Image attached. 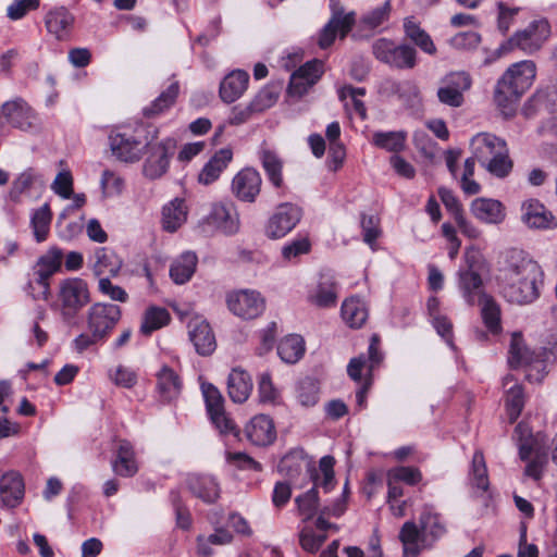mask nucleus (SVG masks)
Returning a JSON list of instances; mask_svg holds the SVG:
<instances>
[{
    "instance_id": "nucleus-1",
    "label": "nucleus",
    "mask_w": 557,
    "mask_h": 557,
    "mask_svg": "<svg viewBox=\"0 0 557 557\" xmlns=\"http://www.w3.org/2000/svg\"><path fill=\"white\" fill-rule=\"evenodd\" d=\"M500 288L504 298L515 305L533 304L541 296L544 272L541 265L523 251L513 250L500 270Z\"/></svg>"
},
{
    "instance_id": "nucleus-2",
    "label": "nucleus",
    "mask_w": 557,
    "mask_h": 557,
    "mask_svg": "<svg viewBox=\"0 0 557 557\" xmlns=\"http://www.w3.org/2000/svg\"><path fill=\"white\" fill-rule=\"evenodd\" d=\"M536 76V65L532 60L511 64L498 79L494 101L502 112L509 116L520 97L532 86Z\"/></svg>"
},
{
    "instance_id": "nucleus-3",
    "label": "nucleus",
    "mask_w": 557,
    "mask_h": 557,
    "mask_svg": "<svg viewBox=\"0 0 557 557\" xmlns=\"http://www.w3.org/2000/svg\"><path fill=\"white\" fill-rule=\"evenodd\" d=\"M470 149L476 161L494 176L504 178L511 172L507 144L494 134H476L470 141Z\"/></svg>"
},
{
    "instance_id": "nucleus-4",
    "label": "nucleus",
    "mask_w": 557,
    "mask_h": 557,
    "mask_svg": "<svg viewBox=\"0 0 557 557\" xmlns=\"http://www.w3.org/2000/svg\"><path fill=\"white\" fill-rule=\"evenodd\" d=\"M549 35L550 26L548 22L545 18L534 20L524 29L517 30L504 41L491 57L484 60V64L488 65L515 49H519L527 54H533L543 47Z\"/></svg>"
},
{
    "instance_id": "nucleus-5",
    "label": "nucleus",
    "mask_w": 557,
    "mask_h": 557,
    "mask_svg": "<svg viewBox=\"0 0 557 557\" xmlns=\"http://www.w3.org/2000/svg\"><path fill=\"white\" fill-rule=\"evenodd\" d=\"M1 115L8 124L27 133H38L41 120L35 110L23 99L16 98L1 106Z\"/></svg>"
},
{
    "instance_id": "nucleus-6",
    "label": "nucleus",
    "mask_w": 557,
    "mask_h": 557,
    "mask_svg": "<svg viewBox=\"0 0 557 557\" xmlns=\"http://www.w3.org/2000/svg\"><path fill=\"white\" fill-rule=\"evenodd\" d=\"M374 57L396 69H412L416 65L417 52L408 45H396L394 41L380 38L372 46Z\"/></svg>"
},
{
    "instance_id": "nucleus-7",
    "label": "nucleus",
    "mask_w": 557,
    "mask_h": 557,
    "mask_svg": "<svg viewBox=\"0 0 557 557\" xmlns=\"http://www.w3.org/2000/svg\"><path fill=\"white\" fill-rule=\"evenodd\" d=\"M472 78L465 71L446 74L437 88V99L442 104L459 108L465 103V92L471 88Z\"/></svg>"
},
{
    "instance_id": "nucleus-8",
    "label": "nucleus",
    "mask_w": 557,
    "mask_h": 557,
    "mask_svg": "<svg viewBox=\"0 0 557 557\" xmlns=\"http://www.w3.org/2000/svg\"><path fill=\"white\" fill-rule=\"evenodd\" d=\"M226 302L235 315L246 320L259 317L265 308L264 298L252 289L233 292L228 294Z\"/></svg>"
},
{
    "instance_id": "nucleus-9",
    "label": "nucleus",
    "mask_w": 557,
    "mask_h": 557,
    "mask_svg": "<svg viewBox=\"0 0 557 557\" xmlns=\"http://www.w3.org/2000/svg\"><path fill=\"white\" fill-rule=\"evenodd\" d=\"M301 214V209L295 205H280L267 223L265 235L272 239L284 237L298 224Z\"/></svg>"
},
{
    "instance_id": "nucleus-10",
    "label": "nucleus",
    "mask_w": 557,
    "mask_h": 557,
    "mask_svg": "<svg viewBox=\"0 0 557 557\" xmlns=\"http://www.w3.org/2000/svg\"><path fill=\"white\" fill-rule=\"evenodd\" d=\"M121 318V309L112 304H95L88 313V329L96 338H104Z\"/></svg>"
},
{
    "instance_id": "nucleus-11",
    "label": "nucleus",
    "mask_w": 557,
    "mask_h": 557,
    "mask_svg": "<svg viewBox=\"0 0 557 557\" xmlns=\"http://www.w3.org/2000/svg\"><path fill=\"white\" fill-rule=\"evenodd\" d=\"M175 146L174 139L166 138L150 147L143 168V173L147 178L157 180L166 173Z\"/></svg>"
},
{
    "instance_id": "nucleus-12",
    "label": "nucleus",
    "mask_w": 557,
    "mask_h": 557,
    "mask_svg": "<svg viewBox=\"0 0 557 557\" xmlns=\"http://www.w3.org/2000/svg\"><path fill=\"white\" fill-rule=\"evenodd\" d=\"M202 393L206 401L207 411L215 428L224 434H236L234 422L226 416L224 410V399L220 391L212 384L202 385Z\"/></svg>"
},
{
    "instance_id": "nucleus-13",
    "label": "nucleus",
    "mask_w": 557,
    "mask_h": 557,
    "mask_svg": "<svg viewBox=\"0 0 557 557\" xmlns=\"http://www.w3.org/2000/svg\"><path fill=\"white\" fill-rule=\"evenodd\" d=\"M112 156L122 162H136L140 159L144 148L147 146L136 136L128 133H112L109 137Z\"/></svg>"
},
{
    "instance_id": "nucleus-14",
    "label": "nucleus",
    "mask_w": 557,
    "mask_h": 557,
    "mask_svg": "<svg viewBox=\"0 0 557 557\" xmlns=\"http://www.w3.org/2000/svg\"><path fill=\"white\" fill-rule=\"evenodd\" d=\"M322 73L323 63L321 61L307 62L292 74L288 92L292 96L301 97L320 79Z\"/></svg>"
},
{
    "instance_id": "nucleus-15",
    "label": "nucleus",
    "mask_w": 557,
    "mask_h": 557,
    "mask_svg": "<svg viewBox=\"0 0 557 557\" xmlns=\"http://www.w3.org/2000/svg\"><path fill=\"white\" fill-rule=\"evenodd\" d=\"M262 178L252 168L240 170L232 181V193L245 202H253L260 193Z\"/></svg>"
},
{
    "instance_id": "nucleus-16",
    "label": "nucleus",
    "mask_w": 557,
    "mask_h": 557,
    "mask_svg": "<svg viewBox=\"0 0 557 557\" xmlns=\"http://www.w3.org/2000/svg\"><path fill=\"white\" fill-rule=\"evenodd\" d=\"M521 211V220L530 228L550 230L557 226V219L537 199L525 200Z\"/></svg>"
},
{
    "instance_id": "nucleus-17",
    "label": "nucleus",
    "mask_w": 557,
    "mask_h": 557,
    "mask_svg": "<svg viewBox=\"0 0 557 557\" xmlns=\"http://www.w3.org/2000/svg\"><path fill=\"white\" fill-rule=\"evenodd\" d=\"M355 24V13H344L343 10L335 11L322 28L319 35L318 45L321 49L329 48L335 40L337 33L345 37Z\"/></svg>"
},
{
    "instance_id": "nucleus-18",
    "label": "nucleus",
    "mask_w": 557,
    "mask_h": 557,
    "mask_svg": "<svg viewBox=\"0 0 557 557\" xmlns=\"http://www.w3.org/2000/svg\"><path fill=\"white\" fill-rule=\"evenodd\" d=\"M188 335L199 355L209 356L215 350V336L209 323L201 317H194L189 320Z\"/></svg>"
},
{
    "instance_id": "nucleus-19",
    "label": "nucleus",
    "mask_w": 557,
    "mask_h": 557,
    "mask_svg": "<svg viewBox=\"0 0 557 557\" xmlns=\"http://www.w3.org/2000/svg\"><path fill=\"white\" fill-rule=\"evenodd\" d=\"M25 493V484L18 471L10 470L0 478V500L4 507H17Z\"/></svg>"
},
{
    "instance_id": "nucleus-20",
    "label": "nucleus",
    "mask_w": 557,
    "mask_h": 557,
    "mask_svg": "<svg viewBox=\"0 0 557 557\" xmlns=\"http://www.w3.org/2000/svg\"><path fill=\"white\" fill-rule=\"evenodd\" d=\"M458 289L469 306H474L481 296L487 295L483 289V280L481 275L472 269H462L457 271Z\"/></svg>"
},
{
    "instance_id": "nucleus-21",
    "label": "nucleus",
    "mask_w": 557,
    "mask_h": 557,
    "mask_svg": "<svg viewBox=\"0 0 557 557\" xmlns=\"http://www.w3.org/2000/svg\"><path fill=\"white\" fill-rule=\"evenodd\" d=\"M63 262V252L59 248L52 247L45 255H42L34 267V274L36 282L44 287V294L48 292V280L51 275L57 273Z\"/></svg>"
},
{
    "instance_id": "nucleus-22",
    "label": "nucleus",
    "mask_w": 557,
    "mask_h": 557,
    "mask_svg": "<svg viewBox=\"0 0 557 557\" xmlns=\"http://www.w3.org/2000/svg\"><path fill=\"white\" fill-rule=\"evenodd\" d=\"M247 438L257 446L271 444L276 437L272 419L265 414L255 416L246 425Z\"/></svg>"
},
{
    "instance_id": "nucleus-23",
    "label": "nucleus",
    "mask_w": 557,
    "mask_h": 557,
    "mask_svg": "<svg viewBox=\"0 0 557 557\" xmlns=\"http://www.w3.org/2000/svg\"><path fill=\"white\" fill-rule=\"evenodd\" d=\"M470 210L475 219L486 224H499L506 216L503 203L491 198L474 199L471 202Z\"/></svg>"
},
{
    "instance_id": "nucleus-24",
    "label": "nucleus",
    "mask_w": 557,
    "mask_h": 557,
    "mask_svg": "<svg viewBox=\"0 0 557 557\" xmlns=\"http://www.w3.org/2000/svg\"><path fill=\"white\" fill-rule=\"evenodd\" d=\"M186 484L195 497L207 504H212L220 497V485L211 475L190 474Z\"/></svg>"
},
{
    "instance_id": "nucleus-25",
    "label": "nucleus",
    "mask_w": 557,
    "mask_h": 557,
    "mask_svg": "<svg viewBox=\"0 0 557 557\" xmlns=\"http://www.w3.org/2000/svg\"><path fill=\"white\" fill-rule=\"evenodd\" d=\"M112 470L120 476L131 478L138 471L133 445L126 440L116 444V457L112 461Z\"/></svg>"
},
{
    "instance_id": "nucleus-26",
    "label": "nucleus",
    "mask_w": 557,
    "mask_h": 557,
    "mask_svg": "<svg viewBox=\"0 0 557 557\" xmlns=\"http://www.w3.org/2000/svg\"><path fill=\"white\" fill-rule=\"evenodd\" d=\"M207 223L224 234H234L238 230V218L234 209L223 203L212 205Z\"/></svg>"
},
{
    "instance_id": "nucleus-27",
    "label": "nucleus",
    "mask_w": 557,
    "mask_h": 557,
    "mask_svg": "<svg viewBox=\"0 0 557 557\" xmlns=\"http://www.w3.org/2000/svg\"><path fill=\"white\" fill-rule=\"evenodd\" d=\"M422 543H433L446 533V527L440 513L432 506H424L420 516Z\"/></svg>"
},
{
    "instance_id": "nucleus-28",
    "label": "nucleus",
    "mask_w": 557,
    "mask_h": 557,
    "mask_svg": "<svg viewBox=\"0 0 557 557\" xmlns=\"http://www.w3.org/2000/svg\"><path fill=\"white\" fill-rule=\"evenodd\" d=\"M503 385L506 393L505 404L507 413L510 423H512L518 419L524 406L523 389L511 374L504 377Z\"/></svg>"
},
{
    "instance_id": "nucleus-29",
    "label": "nucleus",
    "mask_w": 557,
    "mask_h": 557,
    "mask_svg": "<svg viewBox=\"0 0 557 557\" xmlns=\"http://www.w3.org/2000/svg\"><path fill=\"white\" fill-rule=\"evenodd\" d=\"M249 75L240 70L233 71L220 84V97L224 102L232 103L246 90Z\"/></svg>"
},
{
    "instance_id": "nucleus-30",
    "label": "nucleus",
    "mask_w": 557,
    "mask_h": 557,
    "mask_svg": "<svg viewBox=\"0 0 557 557\" xmlns=\"http://www.w3.org/2000/svg\"><path fill=\"white\" fill-rule=\"evenodd\" d=\"M233 158L231 149H221L205 164L198 175V182L203 185H210L215 182L221 173L227 168Z\"/></svg>"
},
{
    "instance_id": "nucleus-31",
    "label": "nucleus",
    "mask_w": 557,
    "mask_h": 557,
    "mask_svg": "<svg viewBox=\"0 0 557 557\" xmlns=\"http://www.w3.org/2000/svg\"><path fill=\"white\" fill-rule=\"evenodd\" d=\"M381 360L382 354L379 350V338L376 335H373L369 345L368 359L364 356L352 358L347 367L348 375L354 381H360L362 369L368 366L369 370H373L380 364Z\"/></svg>"
},
{
    "instance_id": "nucleus-32",
    "label": "nucleus",
    "mask_w": 557,
    "mask_h": 557,
    "mask_svg": "<svg viewBox=\"0 0 557 557\" xmlns=\"http://www.w3.org/2000/svg\"><path fill=\"white\" fill-rule=\"evenodd\" d=\"M308 300L320 308L334 307L337 301L336 283L332 276L322 275L317 287L310 292Z\"/></svg>"
},
{
    "instance_id": "nucleus-33",
    "label": "nucleus",
    "mask_w": 557,
    "mask_h": 557,
    "mask_svg": "<svg viewBox=\"0 0 557 557\" xmlns=\"http://www.w3.org/2000/svg\"><path fill=\"white\" fill-rule=\"evenodd\" d=\"M252 391L250 375L240 369H233L227 379V392L234 403H244Z\"/></svg>"
},
{
    "instance_id": "nucleus-34",
    "label": "nucleus",
    "mask_w": 557,
    "mask_h": 557,
    "mask_svg": "<svg viewBox=\"0 0 557 557\" xmlns=\"http://www.w3.org/2000/svg\"><path fill=\"white\" fill-rule=\"evenodd\" d=\"M157 388L163 400L171 401L181 394V377L173 369L163 366L157 374Z\"/></svg>"
},
{
    "instance_id": "nucleus-35",
    "label": "nucleus",
    "mask_w": 557,
    "mask_h": 557,
    "mask_svg": "<svg viewBox=\"0 0 557 557\" xmlns=\"http://www.w3.org/2000/svg\"><path fill=\"white\" fill-rule=\"evenodd\" d=\"M399 540L404 546L405 557H417L422 547L431 543H422V530L413 521H407L400 529Z\"/></svg>"
},
{
    "instance_id": "nucleus-36",
    "label": "nucleus",
    "mask_w": 557,
    "mask_h": 557,
    "mask_svg": "<svg viewBox=\"0 0 557 557\" xmlns=\"http://www.w3.org/2000/svg\"><path fill=\"white\" fill-rule=\"evenodd\" d=\"M187 206L182 198H175L163 207L162 225L168 232L177 231L187 220Z\"/></svg>"
},
{
    "instance_id": "nucleus-37",
    "label": "nucleus",
    "mask_w": 557,
    "mask_h": 557,
    "mask_svg": "<svg viewBox=\"0 0 557 557\" xmlns=\"http://www.w3.org/2000/svg\"><path fill=\"white\" fill-rule=\"evenodd\" d=\"M476 304L481 306V317L487 331L493 335L502 332V310L499 304L491 296L483 295Z\"/></svg>"
},
{
    "instance_id": "nucleus-38",
    "label": "nucleus",
    "mask_w": 557,
    "mask_h": 557,
    "mask_svg": "<svg viewBox=\"0 0 557 557\" xmlns=\"http://www.w3.org/2000/svg\"><path fill=\"white\" fill-rule=\"evenodd\" d=\"M368 307L358 297H350L342 305L343 320L352 329L361 327L368 319Z\"/></svg>"
},
{
    "instance_id": "nucleus-39",
    "label": "nucleus",
    "mask_w": 557,
    "mask_h": 557,
    "mask_svg": "<svg viewBox=\"0 0 557 557\" xmlns=\"http://www.w3.org/2000/svg\"><path fill=\"white\" fill-rule=\"evenodd\" d=\"M198 258L193 251L183 252L171 265L170 276L176 284L188 282L196 271Z\"/></svg>"
},
{
    "instance_id": "nucleus-40",
    "label": "nucleus",
    "mask_w": 557,
    "mask_h": 557,
    "mask_svg": "<svg viewBox=\"0 0 557 557\" xmlns=\"http://www.w3.org/2000/svg\"><path fill=\"white\" fill-rule=\"evenodd\" d=\"M334 465L335 459L332 456H323L319 462V469L312 468L309 469L310 478L313 482V486L318 490V487H323L325 492H330L333 490L335 484L334 478Z\"/></svg>"
},
{
    "instance_id": "nucleus-41",
    "label": "nucleus",
    "mask_w": 557,
    "mask_h": 557,
    "mask_svg": "<svg viewBox=\"0 0 557 557\" xmlns=\"http://www.w3.org/2000/svg\"><path fill=\"white\" fill-rule=\"evenodd\" d=\"M180 94V85L177 82H172L165 90H163L158 98H156L149 106L145 107L143 113L146 117H154L166 110H169L176 101Z\"/></svg>"
},
{
    "instance_id": "nucleus-42",
    "label": "nucleus",
    "mask_w": 557,
    "mask_h": 557,
    "mask_svg": "<svg viewBox=\"0 0 557 557\" xmlns=\"http://www.w3.org/2000/svg\"><path fill=\"white\" fill-rule=\"evenodd\" d=\"M304 354L305 342L300 335H287L277 345V355L286 363H296Z\"/></svg>"
},
{
    "instance_id": "nucleus-43",
    "label": "nucleus",
    "mask_w": 557,
    "mask_h": 557,
    "mask_svg": "<svg viewBox=\"0 0 557 557\" xmlns=\"http://www.w3.org/2000/svg\"><path fill=\"white\" fill-rule=\"evenodd\" d=\"M70 14L65 8L50 11L46 16V27L49 34L58 40H66L70 35Z\"/></svg>"
},
{
    "instance_id": "nucleus-44",
    "label": "nucleus",
    "mask_w": 557,
    "mask_h": 557,
    "mask_svg": "<svg viewBox=\"0 0 557 557\" xmlns=\"http://www.w3.org/2000/svg\"><path fill=\"white\" fill-rule=\"evenodd\" d=\"M95 258L94 271L96 275L115 276L120 272L122 262L112 250L100 248L96 251Z\"/></svg>"
},
{
    "instance_id": "nucleus-45",
    "label": "nucleus",
    "mask_w": 557,
    "mask_h": 557,
    "mask_svg": "<svg viewBox=\"0 0 557 557\" xmlns=\"http://www.w3.org/2000/svg\"><path fill=\"white\" fill-rule=\"evenodd\" d=\"M407 133L404 131L375 132L372 135V143L377 148L389 152H399L405 148Z\"/></svg>"
},
{
    "instance_id": "nucleus-46",
    "label": "nucleus",
    "mask_w": 557,
    "mask_h": 557,
    "mask_svg": "<svg viewBox=\"0 0 557 557\" xmlns=\"http://www.w3.org/2000/svg\"><path fill=\"white\" fill-rule=\"evenodd\" d=\"M170 320V313L165 308L149 307L144 313L140 332L145 335H150L153 331L165 326Z\"/></svg>"
},
{
    "instance_id": "nucleus-47",
    "label": "nucleus",
    "mask_w": 557,
    "mask_h": 557,
    "mask_svg": "<svg viewBox=\"0 0 557 557\" xmlns=\"http://www.w3.org/2000/svg\"><path fill=\"white\" fill-rule=\"evenodd\" d=\"M532 360L533 355L525 347L522 336L517 333L512 334L508 356L509 366L511 368L531 366Z\"/></svg>"
},
{
    "instance_id": "nucleus-48",
    "label": "nucleus",
    "mask_w": 557,
    "mask_h": 557,
    "mask_svg": "<svg viewBox=\"0 0 557 557\" xmlns=\"http://www.w3.org/2000/svg\"><path fill=\"white\" fill-rule=\"evenodd\" d=\"M52 214L48 203L42 205L36 209L30 218V225L34 232V236L38 243L47 239Z\"/></svg>"
},
{
    "instance_id": "nucleus-49",
    "label": "nucleus",
    "mask_w": 557,
    "mask_h": 557,
    "mask_svg": "<svg viewBox=\"0 0 557 557\" xmlns=\"http://www.w3.org/2000/svg\"><path fill=\"white\" fill-rule=\"evenodd\" d=\"M260 160H261L262 166L267 173L268 180L276 188L282 187V185H283V175H282L283 164H282L281 159L277 157V154L270 150H262L260 153Z\"/></svg>"
},
{
    "instance_id": "nucleus-50",
    "label": "nucleus",
    "mask_w": 557,
    "mask_h": 557,
    "mask_svg": "<svg viewBox=\"0 0 557 557\" xmlns=\"http://www.w3.org/2000/svg\"><path fill=\"white\" fill-rule=\"evenodd\" d=\"M298 515L302 517L305 522L309 521L315 515L319 507V492L315 487H311L307 492L295 498Z\"/></svg>"
},
{
    "instance_id": "nucleus-51",
    "label": "nucleus",
    "mask_w": 557,
    "mask_h": 557,
    "mask_svg": "<svg viewBox=\"0 0 557 557\" xmlns=\"http://www.w3.org/2000/svg\"><path fill=\"white\" fill-rule=\"evenodd\" d=\"M470 476L472 484L479 490L485 492L488 488V476H487V468L485 463V459L483 453L481 450H476L473 454L470 469Z\"/></svg>"
},
{
    "instance_id": "nucleus-52",
    "label": "nucleus",
    "mask_w": 557,
    "mask_h": 557,
    "mask_svg": "<svg viewBox=\"0 0 557 557\" xmlns=\"http://www.w3.org/2000/svg\"><path fill=\"white\" fill-rule=\"evenodd\" d=\"M379 92L385 97L405 99L408 94H416L417 87L409 81L398 82L392 78L383 79L379 85Z\"/></svg>"
},
{
    "instance_id": "nucleus-53",
    "label": "nucleus",
    "mask_w": 557,
    "mask_h": 557,
    "mask_svg": "<svg viewBox=\"0 0 557 557\" xmlns=\"http://www.w3.org/2000/svg\"><path fill=\"white\" fill-rule=\"evenodd\" d=\"M296 397L301 406H314L319 400L318 381L311 377L300 380L297 385Z\"/></svg>"
},
{
    "instance_id": "nucleus-54",
    "label": "nucleus",
    "mask_w": 557,
    "mask_h": 557,
    "mask_svg": "<svg viewBox=\"0 0 557 557\" xmlns=\"http://www.w3.org/2000/svg\"><path fill=\"white\" fill-rule=\"evenodd\" d=\"M310 462L306 459L302 450H296L287 454L278 463V470L282 473L293 478L301 471L302 467L309 468Z\"/></svg>"
},
{
    "instance_id": "nucleus-55",
    "label": "nucleus",
    "mask_w": 557,
    "mask_h": 557,
    "mask_svg": "<svg viewBox=\"0 0 557 557\" xmlns=\"http://www.w3.org/2000/svg\"><path fill=\"white\" fill-rule=\"evenodd\" d=\"M515 436L518 441L520 458L522 460L529 459L535 443L532 430L525 422H520L515 429Z\"/></svg>"
},
{
    "instance_id": "nucleus-56",
    "label": "nucleus",
    "mask_w": 557,
    "mask_h": 557,
    "mask_svg": "<svg viewBox=\"0 0 557 557\" xmlns=\"http://www.w3.org/2000/svg\"><path fill=\"white\" fill-rule=\"evenodd\" d=\"M100 184L106 197L119 196L125 187L124 178L119 173L111 170L103 171Z\"/></svg>"
},
{
    "instance_id": "nucleus-57",
    "label": "nucleus",
    "mask_w": 557,
    "mask_h": 557,
    "mask_svg": "<svg viewBox=\"0 0 557 557\" xmlns=\"http://www.w3.org/2000/svg\"><path fill=\"white\" fill-rule=\"evenodd\" d=\"M326 540V534H320L311 527H304L299 532V543L308 553H317Z\"/></svg>"
},
{
    "instance_id": "nucleus-58",
    "label": "nucleus",
    "mask_w": 557,
    "mask_h": 557,
    "mask_svg": "<svg viewBox=\"0 0 557 557\" xmlns=\"http://www.w3.org/2000/svg\"><path fill=\"white\" fill-rule=\"evenodd\" d=\"M391 11V0H386L381 7L366 13L361 18V23L364 27L374 29L388 20Z\"/></svg>"
},
{
    "instance_id": "nucleus-59",
    "label": "nucleus",
    "mask_w": 557,
    "mask_h": 557,
    "mask_svg": "<svg viewBox=\"0 0 557 557\" xmlns=\"http://www.w3.org/2000/svg\"><path fill=\"white\" fill-rule=\"evenodd\" d=\"M40 0H13L7 9V15L12 21L23 18L28 12L39 8Z\"/></svg>"
},
{
    "instance_id": "nucleus-60",
    "label": "nucleus",
    "mask_w": 557,
    "mask_h": 557,
    "mask_svg": "<svg viewBox=\"0 0 557 557\" xmlns=\"http://www.w3.org/2000/svg\"><path fill=\"white\" fill-rule=\"evenodd\" d=\"M387 478L398 482L403 481L409 485H416L421 481L422 474L414 467H396L387 472Z\"/></svg>"
},
{
    "instance_id": "nucleus-61",
    "label": "nucleus",
    "mask_w": 557,
    "mask_h": 557,
    "mask_svg": "<svg viewBox=\"0 0 557 557\" xmlns=\"http://www.w3.org/2000/svg\"><path fill=\"white\" fill-rule=\"evenodd\" d=\"M90 302L87 283L81 278L72 280V310L79 309Z\"/></svg>"
},
{
    "instance_id": "nucleus-62",
    "label": "nucleus",
    "mask_w": 557,
    "mask_h": 557,
    "mask_svg": "<svg viewBox=\"0 0 557 557\" xmlns=\"http://www.w3.org/2000/svg\"><path fill=\"white\" fill-rule=\"evenodd\" d=\"M481 42V36L476 32H461L450 39V45L458 50L475 49Z\"/></svg>"
},
{
    "instance_id": "nucleus-63",
    "label": "nucleus",
    "mask_w": 557,
    "mask_h": 557,
    "mask_svg": "<svg viewBox=\"0 0 557 557\" xmlns=\"http://www.w3.org/2000/svg\"><path fill=\"white\" fill-rule=\"evenodd\" d=\"M259 398L261 403H270L274 404L280 393L274 387L271 376L269 373H262L260 375L259 384H258Z\"/></svg>"
},
{
    "instance_id": "nucleus-64",
    "label": "nucleus",
    "mask_w": 557,
    "mask_h": 557,
    "mask_svg": "<svg viewBox=\"0 0 557 557\" xmlns=\"http://www.w3.org/2000/svg\"><path fill=\"white\" fill-rule=\"evenodd\" d=\"M311 244L308 238H299L293 240L290 244L285 245L282 249V256L285 260H293L301 255H306L310 251Z\"/></svg>"
}]
</instances>
